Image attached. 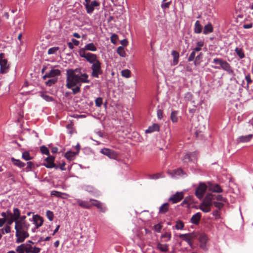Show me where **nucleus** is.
Instances as JSON below:
<instances>
[{
	"label": "nucleus",
	"mask_w": 253,
	"mask_h": 253,
	"mask_svg": "<svg viewBox=\"0 0 253 253\" xmlns=\"http://www.w3.org/2000/svg\"><path fill=\"white\" fill-rule=\"evenodd\" d=\"M171 55H172L173 58V64L174 65H176L178 64V62L179 54L176 51L172 50L171 52Z\"/></svg>",
	"instance_id": "24"
},
{
	"label": "nucleus",
	"mask_w": 253,
	"mask_h": 253,
	"mask_svg": "<svg viewBox=\"0 0 253 253\" xmlns=\"http://www.w3.org/2000/svg\"><path fill=\"white\" fill-rule=\"evenodd\" d=\"M213 31V27L211 23L206 25L204 27L203 33L207 35Z\"/></svg>",
	"instance_id": "25"
},
{
	"label": "nucleus",
	"mask_w": 253,
	"mask_h": 253,
	"mask_svg": "<svg viewBox=\"0 0 253 253\" xmlns=\"http://www.w3.org/2000/svg\"><path fill=\"white\" fill-rule=\"evenodd\" d=\"M101 153L112 159L116 160L118 157V155L116 152L108 148L101 149Z\"/></svg>",
	"instance_id": "9"
},
{
	"label": "nucleus",
	"mask_w": 253,
	"mask_h": 253,
	"mask_svg": "<svg viewBox=\"0 0 253 253\" xmlns=\"http://www.w3.org/2000/svg\"><path fill=\"white\" fill-rule=\"evenodd\" d=\"M46 215L50 221L53 220L54 214L52 211L49 210L47 211L46 212Z\"/></svg>",
	"instance_id": "52"
},
{
	"label": "nucleus",
	"mask_w": 253,
	"mask_h": 253,
	"mask_svg": "<svg viewBox=\"0 0 253 253\" xmlns=\"http://www.w3.org/2000/svg\"><path fill=\"white\" fill-rule=\"evenodd\" d=\"M212 205H213L217 209V210L220 211L224 206V204L221 202L213 201L212 200Z\"/></svg>",
	"instance_id": "34"
},
{
	"label": "nucleus",
	"mask_w": 253,
	"mask_h": 253,
	"mask_svg": "<svg viewBox=\"0 0 253 253\" xmlns=\"http://www.w3.org/2000/svg\"><path fill=\"white\" fill-rule=\"evenodd\" d=\"M223 61V60L220 58H215L213 60V63H214L215 64H219L220 66Z\"/></svg>",
	"instance_id": "59"
},
{
	"label": "nucleus",
	"mask_w": 253,
	"mask_h": 253,
	"mask_svg": "<svg viewBox=\"0 0 253 253\" xmlns=\"http://www.w3.org/2000/svg\"><path fill=\"white\" fill-rule=\"evenodd\" d=\"M171 1H170L169 2L162 3V4H161L162 8L163 9H166L167 8L169 7V5L171 4Z\"/></svg>",
	"instance_id": "60"
},
{
	"label": "nucleus",
	"mask_w": 253,
	"mask_h": 253,
	"mask_svg": "<svg viewBox=\"0 0 253 253\" xmlns=\"http://www.w3.org/2000/svg\"><path fill=\"white\" fill-rule=\"evenodd\" d=\"M157 248L162 252H166L169 251V245L159 243L157 244Z\"/></svg>",
	"instance_id": "28"
},
{
	"label": "nucleus",
	"mask_w": 253,
	"mask_h": 253,
	"mask_svg": "<svg viewBox=\"0 0 253 253\" xmlns=\"http://www.w3.org/2000/svg\"><path fill=\"white\" fill-rule=\"evenodd\" d=\"M161 238H168V240H170V239L171 238V234L170 233L166 232L161 236Z\"/></svg>",
	"instance_id": "61"
},
{
	"label": "nucleus",
	"mask_w": 253,
	"mask_h": 253,
	"mask_svg": "<svg viewBox=\"0 0 253 253\" xmlns=\"http://www.w3.org/2000/svg\"><path fill=\"white\" fill-rule=\"evenodd\" d=\"M170 120L173 123H176L178 121L177 111H172L170 115Z\"/></svg>",
	"instance_id": "33"
},
{
	"label": "nucleus",
	"mask_w": 253,
	"mask_h": 253,
	"mask_svg": "<svg viewBox=\"0 0 253 253\" xmlns=\"http://www.w3.org/2000/svg\"><path fill=\"white\" fill-rule=\"evenodd\" d=\"M196 154L195 152L187 153L184 157L183 161L184 163H187L192 160L191 157L195 156Z\"/></svg>",
	"instance_id": "29"
},
{
	"label": "nucleus",
	"mask_w": 253,
	"mask_h": 253,
	"mask_svg": "<svg viewBox=\"0 0 253 253\" xmlns=\"http://www.w3.org/2000/svg\"><path fill=\"white\" fill-rule=\"evenodd\" d=\"M95 105L97 107H100L102 104V98L101 97H98L95 101Z\"/></svg>",
	"instance_id": "54"
},
{
	"label": "nucleus",
	"mask_w": 253,
	"mask_h": 253,
	"mask_svg": "<svg viewBox=\"0 0 253 253\" xmlns=\"http://www.w3.org/2000/svg\"><path fill=\"white\" fill-rule=\"evenodd\" d=\"M47 74L48 78H57V76L60 75L61 72L58 69H52Z\"/></svg>",
	"instance_id": "18"
},
{
	"label": "nucleus",
	"mask_w": 253,
	"mask_h": 253,
	"mask_svg": "<svg viewBox=\"0 0 253 253\" xmlns=\"http://www.w3.org/2000/svg\"><path fill=\"white\" fill-rule=\"evenodd\" d=\"M66 87L72 89L73 93L76 94L81 92L82 83H89L88 75L86 73L81 74V69H69L67 70Z\"/></svg>",
	"instance_id": "1"
},
{
	"label": "nucleus",
	"mask_w": 253,
	"mask_h": 253,
	"mask_svg": "<svg viewBox=\"0 0 253 253\" xmlns=\"http://www.w3.org/2000/svg\"><path fill=\"white\" fill-rule=\"evenodd\" d=\"M157 116L159 119H161L163 117V111L162 110L159 109L157 111Z\"/></svg>",
	"instance_id": "64"
},
{
	"label": "nucleus",
	"mask_w": 253,
	"mask_h": 253,
	"mask_svg": "<svg viewBox=\"0 0 253 253\" xmlns=\"http://www.w3.org/2000/svg\"><path fill=\"white\" fill-rule=\"evenodd\" d=\"M199 240L201 243L204 244L206 242V241L207 240V237L204 234H201L200 235V236L199 237Z\"/></svg>",
	"instance_id": "51"
},
{
	"label": "nucleus",
	"mask_w": 253,
	"mask_h": 253,
	"mask_svg": "<svg viewBox=\"0 0 253 253\" xmlns=\"http://www.w3.org/2000/svg\"><path fill=\"white\" fill-rule=\"evenodd\" d=\"M245 79L247 82V86H248L249 84L252 83V80L251 78L250 75L248 74V75L246 76Z\"/></svg>",
	"instance_id": "62"
},
{
	"label": "nucleus",
	"mask_w": 253,
	"mask_h": 253,
	"mask_svg": "<svg viewBox=\"0 0 253 253\" xmlns=\"http://www.w3.org/2000/svg\"><path fill=\"white\" fill-rule=\"evenodd\" d=\"M11 161L13 163L14 165L19 168H23L25 166V164L23 162H22L19 160H16L12 158L11 159Z\"/></svg>",
	"instance_id": "31"
},
{
	"label": "nucleus",
	"mask_w": 253,
	"mask_h": 253,
	"mask_svg": "<svg viewBox=\"0 0 253 253\" xmlns=\"http://www.w3.org/2000/svg\"><path fill=\"white\" fill-rule=\"evenodd\" d=\"M235 52L236 53L237 55L240 58H243L245 57L244 53L243 51V49L242 48H236Z\"/></svg>",
	"instance_id": "38"
},
{
	"label": "nucleus",
	"mask_w": 253,
	"mask_h": 253,
	"mask_svg": "<svg viewBox=\"0 0 253 253\" xmlns=\"http://www.w3.org/2000/svg\"><path fill=\"white\" fill-rule=\"evenodd\" d=\"M159 125L157 124H154L152 126H150L146 130L145 132L147 133H152L154 131H159Z\"/></svg>",
	"instance_id": "21"
},
{
	"label": "nucleus",
	"mask_w": 253,
	"mask_h": 253,
	"mask_svg": "<svg viewBox=\"0 0 253 253\" xmlns=\"http://www.w3.org/2000/svg\"><path fill=\"white\" fill-rule=\"evenodd\" d=\"M86 49H84V48H82L80 49V50L79 51V55L81 57L84 58L85 59L86 55H87V53L85 52Z\"/></svg>",
	"instance_id": "47"
},
{
	"label": "nucleus",
	"mask_w": 253,
	"mask_h": 253,
	"mask_svg": "<svg viewBox=\"0 0 253 253\" xmlns=\"http://www.w3.org/2000/svg\"><path fill=\"white\" fill-rule=\"evenodd\" d=\"M184 223L181 220H177L175 226L177 230H182L184 228Z\"/></svg>",
	"instance_id": "39"
},
{
	"label": "nucleus",
	"mask_w": 253,
	"mask_h": 253,
	"mask_svg": "<svg viewBox=\"0 0 253 253\" xmlns=\"http://www.w3.org/2000/svg\"><path fill=\"white\" fill-rule=\"evenodd\" d=\"M221 68L227 72L229 74H233L234 71L232 70L230 65L226 61L223 60L222 64L220 65Z\"/></svg>",
	"instance_id": "14"
},
{
	"label": "nucleus",
	"mask_w": 253,
	"mask_h": 253,
	"mask_svg": "<svg viewBox=\"0 0 253 253\" xmlns=\"http://www.w3.org/2000/svg\"><path fill=\"white\" fill-rule=\"evenodd\" d=\"M84 48L86 50H89L91 51H95L97 50L96 47L92 42L87 44L86 45H85Z\"/></svg>",
	"instance_id": "30"
},
{
	"label": "nucleus",
	"mask_w": 253,
	"mask_h": 253,
	"mask_svg": "<svg viewBox=\"0 0 253 253\" xmlns=\"http://www.w3.org/2000/svg\"><path fill=\"white\" fill-rule=\"evenodd\" d=\"M20 215V211L18 208H14L13 209V213H12L10 211H8V217L6 218V225L10 226L13 222L16 221L18 219Z\"/></svg>",
	"instance_id": "4"
},
{
	"label": "nucleus",
	"mask_w": 253,
	"mask_h": 253,
	"mask_svg": "<svg viewBox=\"0 0 253 253\" xmlns=\"http://www.w3.org/2000/svg\"><path fill=\"white\" fill-rule=\"evenodd\" d=\"M55 157L51 156H48V157L45 159V163L44 166L47 168H58V166H56L54 164Z\"/></svg>",
	"instance_id": "11"
},
{
	"label": "nucleus",
	"mask_w": 253,
	"mask_h": 253,
	"mask_svg": "<svg viewBox=\"0 0 253 253\" xmlns=\"http://www.w3.org/2000/svg\"><path fill=\"white\" fill-rule=\"evenodd\" d=\"M41 251V248L33 247L31 244L27 243L26 253H40Z\"/></svg>",
	"instance_id": "15"
},
{
	"label": "nucleus",
	"mask_w": 253,
	"mask_h": 253,
	"mask_svg": "<svg viewBox=\"0 0 253 253\" xmlns=\"http://www.w3.org/2000/svg\"><path fill=\"white\" fill-rule=\"evenodd\" d=\"M84 188L85 191L89 193H94L96 191L95 188L91 185H84Z\"/></svg>",
	"instance_id": "37"
},
{
	"label": "nucleus",
	"mask_w": 253,
	"mask_h": 253,
	"mask_svg": "<svg viewBox=\"0 0 253 253\" xmlns=\"http://www.w3.org/2000/svg\"><path fill=\"white\" fill-rule=\"evenodd\" d=\"M30 226V224L28 222H16L15 229L16 231L15 236L17 238L16 242L17 243L23 242L27 238L29 237L28 230Z\"/></svg>",
	"instance_id": "2"
},
{
	"label": "nucleus",
	"mask_w": 253,
	"mask_h": 253,
	"mask_svg": "<svg viewBox=\"0 0 253 253\" xmlns=\"http://www.w3.org/2000/svg\"><path fill=\"white\" fill-rule=\"evenodd\" d=\"M41 96L46 101H52L53 100V98L51 96H49L44 92H41Z\"/></svg>",
	"instance_id": "36"
},
{
	"label": "nucleus",
	"mask_w": 253,
	"mask_h": 253,
	"mask_svg": "<svg viewBox=\"0 0 253 253\" xmlns=\"http://www.w3.org/2000/svg\"><path fill=\"white\" fill-rule=\"evenodd\" d=\"M169 173L171 174L172 176L185 174V173L181 169H174L172 171V172H169Z\"/></svg>",
	"instance_id": "32"
},
{
	"label": "nucleus",
	"mask_w": 253,
	"mask_h": 253,
	"mask_svg": "<svg viewBox=\"0 0 253 253\" xmlns=\"http://www.w3.org/2000/svg\"><path fill=\"white\" fill-rule=\"evenodd\" d=\"M211 191L216 193H221L223 190L221 187L218 184H214L210 187Z\"/></svg>",
	"instance_id": "27"
},
{
	"label": "nucleus",
	"mask_w": 253,
	"mask_h": 253,
	"mask_svg": "<svg viewBox=\"0 0 253 253\" xmlns=\"http://www.w3.org/2000/svg\"><path fill=\"white\" fill-rule=\"evenodd\" d=\"M207 189V186L205 183H200L196 189L195 195L198 198L201 199L203 198Z\"/></svg>",
	"instance_id": "7"
},
{
	"label": "nucleus",
	"mask_w": 253,
	"mask_h": 253,
	"mask_svg": "<svg viewBox=\"0 0 253 253\" xmlns=\"http://www.w3.org/2000/svg\"><path fill=\"white\" fill-rule=\"evenodd\" d=\"M77 203L80 207L84 209H89L91 207V205L87 201H84L80 199H77Z\"/></svg>",
	"instance_id": "20"
},
{
	"label": "nucleus",
	"mask_w": 253,
	"mask_h": 253,
	"mask_svg": "<svg viewBox=\"0 0 253 253\" xmlns=\"http://www.w3.org/2000/svg\"><path fill=\"white\" fill-rule=\"evenodd\" d=\"M9 65L7 60L4 58V54H0V74H4L8 72Z\"/></svg>",
	"instance_id": "5"
},
{
	"label": "nucleus",
	"mask_w": 253,
	"mask_h": 253,
	"mask_svg": "<svg viewBox=\"0 0 253 253\" xmlns=\"http://www.w3.org/2000/svg\"><path fill=\"white\" fill-rule=\"evenodd\" d=\"M117 53L121 57H125L126 56V53L123 46H120L118 47Z\"/></svg>",
	"instance_id": "35"
},
{
	"label": "nucleus",
	"mask_w": 253,
	"mask_h": 253,
	"mask_svg": "<svg viewBox=\"0 0 253 253\" xmlns=\"http://www.w3.org/2000/svg\"><path fill=\"white\" fill-rule=\"evenodd\" d=\"M58 50H59L58 47H53L50 48L48 50V54H54Z\"/></svg>",
	"instance_id": "53"
},
{
	"label": "nucleus",
	"mask_w": 253,
	"mask_h": 253,
	"mask_svg": "<svg viewBox=\"0 0 253 253\" xmlns=\"http://www.w3.org/2000/svg\"><path fill=\"white\" fill-rule=\"evenodd\" d=\"M179 237L186 242H189L195 238H197V235L195 233H190L188 234H180Z\"/></svg>",
	"instance_id": "13"
},
{
	"label": "nucleus",
	"mask_w": 253,
	"mask_h": 253,
	"mask_svg": "<svg viewBox=\"0 0 253 253\" xmlns=\"http://www.w3.org/2000/svg\"><path fill=\"white\" fill-rule=\"evenodd\" d=\"M162 228V226L160 224H157L154 226V228L156 232H159V233L161 232V230Z\"/></svg>",
	"instance_id": "58"
},
{
	"label": "nucleus",
	"mask_w": 253,
	"mask_h": 253,
	"mask_svg": "<svg viewBox=\"0 0 253 253\" xmlns=\"http://www.w3.org/2000/svg\"><path fill=\"white\" fill-rule=\"evenodd\" d=\"M201 216L202 215L200 212H199L196 213V214L193 215L191 218V222L195 225L198 224L201 219Z\"/></svg>",
	"instance_id": "17"
},
{
	"label": "nucleus",
	"mask_w": 253,
	"mask_h": 253,
	"mask_svg": "<svg viewBox=\"0 0 253 253\" xmlns=\"http://www.w3.org/2000/svg\"><path fill=\"white\" fill-rule=\"evenodd\" d=\"M89 202H91V204H90L92 206L96 207L98 209H99L101 212H105L107 208L105 206H104V205L101 203L100 201L93 199H90L89 200Z\"/></svg>",
	"instance_id": "10"
},
{
	"label": "nucleus",
	"mask_w": 253,
	"mask_h": 253,
	"mask_svg": "<svg viewBox=\"0 0 253 253\" xmlns=\"http://www.w3.org/2000/svg\"><path fill=\"white\" fill-rule=\"evenodd\" d=\"M85 6L86 9V12L88 14L92 13L94 9V7H93L91 4L89 3H86L85 4Z\"/></svg>",
	"instance_id": "40"
},
{
	"label": "nucleus",
	"mask_w": 253,
	"mask_h": 253,
	"mask_svg": "<svg viewBox=\"0 0 253 253\" xmlns=\"http://www.w3.org/2000/svg\"><path fill=\"white\" fill-rule=\"evenodd\" d=\"M33 223L35 225V228H33L32 230L33 232H35L36 229H38L42 225L43 219L42 217L36 214L33 216Z\"/></svg>",
	"instance_id": "8"
},
{
	"label": "nucleus",
	"mask_w": 253,
	"mask_h": 253,
	"mask_svg": "<svg viewBox=\"0 0 253 253\" xmlns=\"http://www.w3.org/2000/svg\"><path fill=\"white\" fill-rule=\"evenodd\" d=\"M92 70L91 76L94 78H98L99 75L102 74L101 63L99 61L92 64L91 67Z\"/></svg>",
	"instance_id": "6"
},
{
	"label": "nucleus",
	"mask_w": 253,
	"mask_h": 253,
	"mask_svg": "<svg viewBox=\"0 0 253 253\" xmlns=\"http://www.w3.org/2000/svg\"><path fill=\"white\" fill-rule=\"evenodd\" d=\"M27 247V244H22L19 246H18L16 248V252L17 253H26V250Z\"/></svg>",
	"instance_id": "22"
},
{
	"label": "nucleus",
	"mask_w": 253,
	"mask_h": 253,
	"mask_svg": "<svg viewBox=\"0 0 253 253\" xmlns=\"http://www.w3.org/2000/svg\"><path fill=\"white\" fill-rule=\"evenodd\" d=\"M62 195H66V194L57 191H52L51 192V196H54L57 197H61Z\"/></svg>",
	"instance_id": "46"
},
{
	"label": "nucleus",
	"mask_w": 253,
	"mask_h": 253,
	"mask_svg": "<svg viewBox=\"0 0 253 253\" xmlns=\"http://www.w3.org/2000/svg\"><path fill=\"white\" fill-rule=\"evenodd\" d=\"M85 59L90 63H92V64L96 62L99 61L97 58V56L96 54H92L89 52L87 53V55L85 58Z\"/></svg>",
	"instance_id": "16"
},
{
	"label": "nucleus",
	"mask_w": 253,
	"mask_h": 253,
	"mask_svg": "<svg viewBox=\"0 0 253 253\" xmlns=\"http://www.w3.org/2000/svg\"><path fill=\"white\" fill-rule=\"evenodd\" d=\"M190 201V198L188 197H186L184 200L181 203V205L182 206H184L185 205L188 206L189 202Z\"/></svg>",
	"instance_id": "56"
},
{
	"label": "nucleus",
	"mask_w": 253,
	"mask_h": 253,
	"mask_svg": "<svg viewBox=\"0 0 253 253\" xmlns=\"http://www.w3.org/2000/svg\"><path fill=\"white\" fill-rule=\"evenodd\" d=\"M195 57V52L194 51H192L191 54H190L188 58V61L189 62H191L194 60Z\"/></svg>",
	"instance_id": "57"
},
{
	"label": "nucleus",
	"mask_w": 253,
	"mask_h": 253,
	"mask_svg": "<svg viewBox=\"0 0 253 253\" xmlns=\"http://www.w3.org/2000/svg\"><path fill=\"white\" fill-rule=\"evenodd\" d=\"M40 150H41V151L42 154H45V155H46L48 156L49 155V150L48 149V148L46 147H45L44 146H42L41 147Z\"/></svg>",
	"instance_id": "45"
},
{
	"label": "nucleus",
	"mask_w": 253,
	"mask_h": 253,
	"mask_svg": "<svg viewBox=\"0 0 253 253\" xmlns=\"http://www.w3.org/2000/svg\"><path fill=\"white\" fill-rule=\"evenodd\" d=\"M22 157L23 159L28 161L32 160L33 157L30 156V153L28 151H25L22 153Z\"/></svg>",
	"instance_id": "41"
},
{
	"label": "nucleus",
	"mask_w": 253,
	"mask_h": 253,
	"mask_svg": "<svg viewBox=\"0 0 253 253\" xmlns=\"http://www.w3.org/2000/svg\"><path fill=\"white\" fill-rule=\"evenodd\" d=\"M214 200V196L212 194H208L204 199L200 205V209L204 212H208L211 210L212 206V200Z\"/></svg>",
	"instance_id": "3"
},
{
	"label": "nucleus",
	"mask_w": 253,
	"mask_h": 253,
	"mask_svg": "<svg viewBox=\"0 0 253 253\" xmlns=\"http://www.w3.org/2000/svg\"><path fill=\"white\" fill-rule=\"evenodd\" d=\"M169 209V204L168 203L163 204L159 208V213L164 214L166 213Z\"/></svg>",
	"instance_id": "23"
},
{
	"label": "nucleus",
	"mask_w": 253,
	"mask_h": 253,
	"mask_svg": "<svg viewBox=\"0 0 253 253\" xmlns=\"http://www.w3.org/2000/svg\"><path fill=\"white\" fill-rule=\"evenodd\" d=\"M75 154L76 153L74 152L68 151L66 153L65 156L67 159L71 160L73 157L75 156Z\"/></svg>",
	"instance_id": "49"
},
{
	"label": "nucleus",
	"mask_w": 253,
	"mask_h": 253,
	"mask_svg": "<svg viewBox=\"0 0 253 253\" xmlns=\"http://www.w3.org/2000/svg\"><path fill=\"white\" fill-rule=\"evenodd\" d=\"M253 137V134H249L245 136H241L238 138L237 141L239 142L246 143L249 142L252 139Z\"/></svg>",
	"instance_id": "19"
},
{
	"label": "nucleus",
	"mask_w": 253,
	"mask_h": 253,
	"mask_svg": "<svg viewBox=\"0 0 253 253\" xmlns=\"http://www.w3.org/2000/svg\"><path fill=\"white\" fill-rule=\"evenodd\" d=\"M162 177L163 174L162 173H157L155 174H150L149 176V178L151 179H157Z\"/></svg>",
	"instance_id": "43"
},
{
	"label": "nucleus",
	"mask_w": 253,
	"mask_h": 253,
	"mask_svg": "<svg viewBox=\"0 0 253 253\" xmlns=\"http://www.w3.org/2000/svg\"><path fill=\"white\" fill-rule=\"evenodd\" d=\"M26 217L25 215H23L21 216H20V215L19 219H17L16 222H27V221L25 220Z\"/></svg>",
	"instance_id": "63"
},
{
	"label": "nucleus",
	"mask_w": 253,
	"mask_h": 253,
	"mask_svg": "<svg viewBox=\"0 0 253 253\" xmlns=\"http://www.w3.org/2000/svg\"><path fill=\"white\" fill-rule=\"evenodd\" d=\"M212 195L214 196V200L216 199V200H217L218 201H221V202H225L226 201V198L223 197L222 196V195Z\"/></svg>",
	"instance_id": "48"
},
{
	"label": "nucleus",
	"mask_w": 253,
	"mask_h": 253,
	"mask_svg": "<svg viewBox=\"0 0 253 253\" xmlns=\"http://www.w3.org/2000/svg\"><path fill=\"white\" fill-rule=\"evenodd\" d=\"M57 82V78H52L48 80L45 82V84L47 86H50L55 84Z\"/></svg>",
	"instance_id": "44"
},
{
	"label": "nucleus",
	"mask_w": 253,
	"mask_h": 253,
	"mask_svg": "<svg viewBox=\"0 0 253 253\" xmlns=\"http://www.w3.org/2000/svg\"><path fill=\"white\" fill-rule=\"evenodd\" d=\"M194 32L196 34H200L202 30V27L199 21H196L194 25Z\"/></svg>",
	"instance_id": "26"
},
{
	"label": "nucleus",
	"mask_w": 253,
	"mask_h": 253,
	"mask_svg": "<svg viewBox=\"0 0 253 253\" xmlns=\"http://www.w3.org/2000/svg\"><path fill=\"white\" fill-rule=\"evenodd\" d=\"M118 40V37L116 34H113L111 37V41L112 43L115 44Z\"/></svg>",
	"instance_id": "55"
},
{
	"label": "nucleus",
	"mask_w": 253,
	"mask_h": 253,
	"mask_svg": "<svg viewBox=\"0 0 253 253\" xmlns=\"http://www.w3.org/2000/svg\"><path fill=\"white\" fill-rule=\"evenodd\" d=\"M183 197L184 194L183 192H177L169 198V201L171 202L173 204L177 203L180 201Z\"/></svg>",
	"instance_id": "12"
},
{
	"label": "nucleus",
	"mask_w": 253,
	"mask_h": 253,
	"mask_svg": "<svg viewBox=\"0 0 253 253\" xmlns=\"http://www.w3.org/2000/svg\"><path fill=\"white\" fill-rule=\"evenodd\" d=\"M130 74L131 72L130 70L128 69H125L124 70H122L121 72V75L123 77L128 78L130 77Z\"/></svg>",
	"instance_id": "42"
},
{
	"label": "nucleus",
	"mask_w": 253,
	"mask_h": 253,
	"mask_svg": "<svg viewBox=\"0 0 253 253\" xmlns=\"http://www.w3.org/2000/svg\"><path fill=\"white\" fill-rule=\"evenodd\" d=\"M212 214L215 217L216 220L220 218V211L215 210L212 212Z\"/></svg>",
	"instance_id": "50"
}]
</instances>
